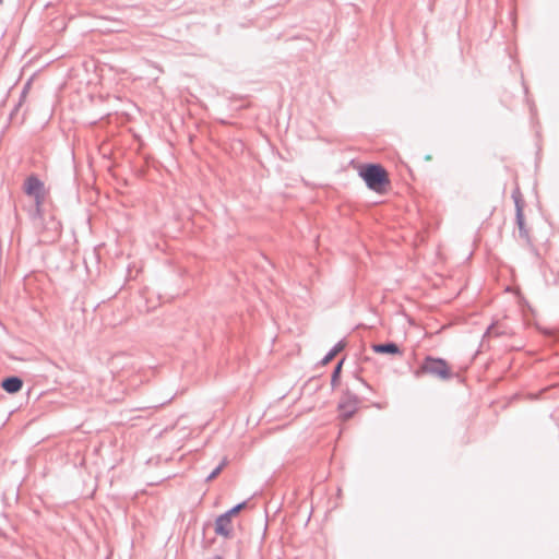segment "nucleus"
<instances>
[{"label":"nucleus","instance_id":"obj_20","mask_svg":"<svg viewBox=\"0 0 559 559\" xmlns=\"http://www.w3.org/2000/svg\"><path fill=\"white\" fill-rule=\"evenodd\" d=\"M492 330H493V325L491 324L490 326H488L486 334H489Z\"/></svg>","mask_w":559,"mask_h":559},{"label":"nucleus","instance_id":"obj_12","mask_svg":"<svg viewBox=\"0 0 559 559\" xmlns=\"http://www.w3.org/2000/svg\"><path fill=\"white\" fill-rule=\"evenodd\" d=\"M22 105H21V102H17L14 107L12 108L10 115H9V122L10 123H14V122H17L20 126L24 123L25 121V114H23L21 120L17 121V114L21 109Z\"/></svg>","mask_w":559,"mask_h":559},{"label":"nucleus","instance_id":"obj_21","mask_svg":"<svg viewBox=\"0 0 559 559\" xmlns=\"http://www.w3.org/2000/svg\"><path fill=\"white\" fill-rule=\"evenodd\" d=\"M2 3H3V0H0V4H2Z\"/></svg>","mask_w":559,"mask_h":559},{"label":"nucleus","instance_id":"obj_16","mask_svg":"<svg viewBox=\"0 0 559 559\" xmlns=\"http://www.w3.org/2000/svg\"><path fill=\"white\" fill-rule=\"evenodd\" d=\"M210 526H211V523H210V522H209V523H205V524L203 525V530H202V535H203V537H202V547H203V548H205V549L210 548V547L212 546V544L214 543V538H213V539H210V540H207V539L205 538V532H206V528H207V527H210Z\"/></svg>","mask_w":559,"mask_h":559},{"label":"nucleus","instance_id":"obj_19","mask_svg":"<svg viewBox=\"0 0 559 559\" xmlns=\"http://www.w3.org/2000/svg\"><path fill=\"white\" fill-rule=\"evenodd\" d=\"M31 85H32V80H28V81L24 84V86H23V88H22V90H25V91H26V93L28 94L29 88H31Z\"/></svg>","mask_w":559,"mask_h":559},{"label":"nucleus","instance_id":"obj_15","mask_svg":"<svg viewBox=\"0 0 559 559\" xmlns=\"http://www.w3.org/2000/svg\"><path fill=\"white\" fill-rule=\"evenodd\" d=\"M247 507V501H242L227 510L225 513L231 519L237 515L240 511H242Z\"/></svg>","mask_w":559,"mask_h":559},{"label":"nucleus","instance_id":"obj_7","mask_svg":"<svg viewBox=\"0 0 559 559\" xmlns=\"http://www.w3.org/2000/svg\"><path fill=\"white\" fill-rule=\"evenodd\" d=\"M371 348L377 354L382 355H401L402 350L400 346L392 341L385 343H376L371 345Z\"/></svg>","mask_w":559,"mask_h":559},{"label":"nucleus","instance_id":"obj_10","mask_svg":"<svg viewBox=\"0 0 559 559\" xmlns=\"http://www.w3.org/2000/svg\"><path fill=\"white\" fill-rule=\"evenodd\" d=\"M346 346V343L344 341L337 342L328 353L326 355L321 359L320 364L325 366L329 362H331L337 354H340Z\"/></svg>","mask_w":559,"mask_h":559},{"label":"nucleus","instance_id":"obj_9","mask_svg":"<svg viewBox=\"0 0 559 559\" xmlns=\"http://www.w3.org/2000/svg\"><path fill=\"white\" fill-rule=\"evenodd\" d=\"M511 198L515 206V215H524L525 201L519 185L512 190Z\"/></svg>","mask_w":559,"mask_h":559},{"label":"nucleus","instance_id":"obj_11","mask_svg":"<svg viewBox=\"0 0 559 559\" xmlns=\"http://www.w3.org/2000/svg\"><path fill=\"white\" fill-rule=\"evenodd\" d=\"M345 361V358H342L337 361V364L334 366L332 374H331V388L332 390H335L336 386L340 384L341 381V374H342V368L343 364Z\"/></svg>","mask_w":559,"mask_h":559},{"label":"nucleus","instance_id":"obj_14","mask_svg":"<svg viewBox=\"0 0 559 559\" xmlns=\"http://www.w3.org/2000/svg\"><path fill=\"white\" fill-rule=\"evenodd\" d=\"M227 457H224L222 462L207 475L205 480L211 481L215 479L221 474L223 468L227 465Z\"/></svg>","mask_w":559,"mask_h":559},{"label":"nucleus","instance_id":"obj_1","mask_svg":"<svg viewBox=\"0 0 559 559\" xmlns=\"http://www.w3.org/2000/svg\"><path fill=\"white\" fill-rule=\"evenodd\" d=\"M358 175L365 181L367 188L376 193H384L390 186L389 174L381 164H364L360 166Z\"/></svg>","mask_w":559,"mask_h":559},{"label":"nucleus","instance_id":"obj_3","mask_svg":"<svg viewBox=\"0 0 559 559\" xmlns=\"http://www.w3.org/2000/svg\"><path fill=\"white\" fill-rule=\"evenodd\" d=\"M353 390H357L356 385L353 384L350 388V385L346 383V388L342 391V395L337 404V409L340 412L338 417L342 421L350 419L359 407L360 400Z\"/></svg>","mask_w":559,"mask_h":559},{"label":"nucleus","instance_id":"obj_5","mask_svg":"<svg viewBox=\"0 0 559 559\" xmlns=\"http://www.w3.org/2000/svg\"><path fill=\"white\" fill-rule=\"evenodd\" d=\"M214 532L216 535L226 539L233 538L234 528L231 525V519L225 512L216 518L214 523Z\"/></svg>","mask_w":559,"mask_h":559},{"label":"nucleus","instance_id":"obj_6","mask_svg":"<svg viewBox=\"0 0 559 559\" xmlns=\"http://www.w3.org/2000/svg\"><path fill=\"white\" fill-rule=\"evenodd\" d=\"M0 386L9 394H15L23 388V380L19 376H9L2 379Z\"/></svg>","mask_w":559,"mask_h":559},{"label":"nucleus","instance_id":"obj_2","mask_svg":"<svg viewBox=\"0 0 559 559\" xmlns=\"http://www.w3.org/2000/svg\"><path fill=\"white\" fill-rule=\"evenodd\" d=\"M424 374H429L443 381L450 380L453 377L445 359L430 355L426 356L419 367L414 371V377L417 379Z\"/></svg>","mask_w":559,"mask_h":559},{"label":"nucleus","instance_id":"obj_13","mask_svg":"<svg viewBox=\"0 0 559 559\" xmlns=\"http://www.w3.org/2000/svg\"><path fill=\"white\" fill-rule=\"evenodd\" d=\"M28 216L32 222L43 221L44 219V207H39L38 205L33 206L28 211Z\"/></svg>","mask_w":559,"mask_h":559},{"label":"nucleus","instance_id":"obj_8","mask_svg":"<svg viewBox=\"0 0 559 559\" xmlns=\"http://www.w3.org/2000/svg\"><path fill=\"white\" fill-rule=\"evenodd\" d=\"M515 224L519 228V235H520V238H522L525 243L535 252L537 253V250L535 249L534 245H533V241H532V238H531V235H530V230L528 228L526 227V224H525V217L524 215H515Z\"/></svg>","mask_w":559,"mask_h":559},{"label":"nucleus","instance_id":"obj_18","mask_svg":"<svg viewBox=\"0 0 559 559\" xmlns=\"http://www.w3.org/2000/svg\"><path fill=\"white\" fill-rule=\"evenodd\" d=\"M26 96H27L26 91L22 90L21 93H20V97H19V102H21V105H23V103L25 102Z\"/></svg>","mask_w":559,"mask_h":559},{"label":"nucleus","instance_id":"obj_17","mask_svg":"<svg viewBox=\"0 0 559 559\" xmlns=\"http://www.w3.org/2000/svg\"><path fill=\"white\" fill-rule=\"evenodd\" d=\"M354 378H355V381H356L358 384H360V385H362V386L367 388L368 390H371L370 385H369V384H368V383H367L362 378H360V377H359L358 371H355V373H354Z\"/></svg>","mask_w":559,"mask_h":559},{"label":"nucleus","instance_id":"obj_4","mask_svg":"<svg viewBox=\"0 0 559 559\" xmlns=\"http://www.w3.org/2000/svg\"><path fill=\"white\" fill-rule=\"evenodd\" d=\"M23 192L33 198L34 206L44 207L46 197L48 194L45 183L36 174L26 177L23 183Z\"/></svg>","mask_w":559,"mask_h":559}]
</instances>
